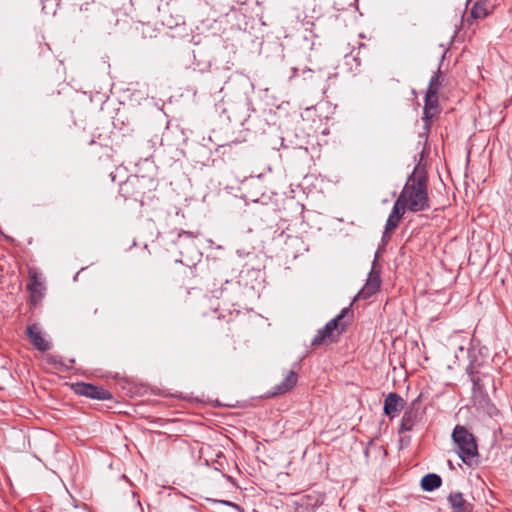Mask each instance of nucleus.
Listing matches in <instances>:
<instances>
[{
  "mask_svg": "<svg viewBox=\"0 0 512 512\" xmlns=\"http://www.w3.org/2000/svg\"><path fill=\"white\" fill-rule=\"evenodd\" d=\"M415 165L412 173L407 177L405 185L397 198L410 212L417 213L430 208L428 196V177L421 160Z\"/></svg>",
  "mask_w": 512,
  "mask_h": 512,
  "instance_id": "f257e3e1",
  "label": "nucleus"
},
{
  "mask_svg": "<svg viewBox=\"0 0 512 512\" xmlns=\"http://www.w3.org/2000/svg\"><path fill=\"white\" fill-rule=\"evenodd\" d=\"M454 450L467 465H472L479 456L476 437L465 426L456 425L452 431Z\"/></svg>",
  "mask_w": 512,
  "mask_h": 512,
  "instance_id": "f03ea898",
  "label": "nucleus"
},
{
  "mask_svg": "<svg viewBox=\"0 0 512 512\" xmlns=\"http://www.w3.org/2000/svg\"><path fill=\"white\" fill-rule=\"evenodd\" d=\"M379 254L376 252L370 272L362 289L354 296L353 302L358 299H368L376 294L381 287V266L378 263Z\"/></svg>",
  "mask_w": 512,
  "mask_h": 512,
  "instance_id": "7ed1b4c3",
  "label": "nucleus"
},
{
  "mask_svg": "<svg viewBox=\"0 0 512 512\" xmlns=\"http://www.w3.org/2000/svg\"><path fill=\"white\" fill-rule=\"evenodd\" d=\"M352 304L353 302L350 305ZM348 316L350 318L353 317L351 306L343 308L337 316L328 321L322 328L323 332H325L330 337V342H336L338 337L346 331L349 322L345 321L344 319Z\"/></svg>",
  "mask_w": 512,
  "mask_h": 512,
  "instance_id": "20e7f679",
  "label": "nucleus"
},
{
  "mask_svg": "<svg viewBox=\"0 0 512 512\" xmlns=\"http://www.w3.org/2000/svg\"><path fill=\"white\" fill-rule=\"evenodd\" d=\"M72 390L80 395L95 400H111L112 393L102 386L93 385L85 382H77L72 385Z\"/></svg>",
  "mask_w": 512,
  "mask_h": 512,
  "instance_id": "39448f33",
  "label": "nucleus"
},
{
  "mask_svg": "<svg viewBox=\"0 0 512 512\" xmlns=\"http://www.w3.org/2000/svg\"><path fill=\"white\" fill-rule=\"evenodd\" d=\"M421 402L419 397L411 402L405 410L399 426V433L412 431L413 428L421 421L422 412L420 410Z\"/></svg>",
  "mask_w": 512,
  "mask_h": 512,
  "instance_id": "423d86ee",
  "label": "nucleus"
},
{
  "mask_svg": "<svg viewBox=\"0 0 512 512\" xmlns=\"http://www.w3.org/2000/svg\"><path fill=\"white\" fill-rule=\"evenodd\" d=\"M438 108V94L436 91H426L423 107V120L427 130L430 129V122L434 118Z\"/></svg>",
  "mask_w": 512,
  "mask_h": 512,
  "instance_id": "0eeeda50",
  "label": "nucleus"
},
{
  "mask_svg": "<svg viewBox=\"0 0 512 512\" xmlns=\"http://www.w3.org/2000/svg\"><path fill=\"white\" fill-rule=\"evenodd\" d=\"M405 405L404 399L395 392H390L384 399L383 411L386 416L393 419Z\"/></svg>",
  "mask_w": 512,
  "mask_h": 512,
  "instance_id": "6e6552de",
  "label": "nucleus"
},
{
  "mask_svg": "<svg viewBox=\"0 0 512 512\" xmlns=\"http://www.w3.org/2000/svg\"><path fill=\"white\" fill-rule=\"evenodd\" d=\"M26 333L37 350L45 352L51 348V343L44 339L41 328L37 324L27 326Z\"/></svg>",
  "mask_w": 512,
  "mask_h": 512,
  "instance_id": "1a4fd4ad",
  "label": "nucleus"
},
{
  "mask_svg": "<svg viewBox=\"0 0 512 512\" xmlns=\"http://www.w3.org/2000/svg\"><path fill=\"white\" fill-rule=\"evenodd\" d=\"M140 184V179L138 177L128 178L126 181L120 184L119 193L125 199H133L137 201L141 197V192L136 191V188Z\"/></svg>",
  "mask_w": 512,
  "mask_h": 512,
  "instance_id": "9d476101",
  "label": "nucleus"
},
{
  "mask_svg": "<svg viewBox=\"0 0 512 512\" xmlns=\"http://www.w3.org/2000/svg\"><path fill=\"white\" fill-rule=\"evenodd\" d=\"M298 381V376L294 370H290L285 378L277 385H275L269 392L270 396L284 395L294 388Z\"/></svg>",
  "mask_w": 512,
  "mask_h": 512,
  "instance_id": "9b49d317",
  "label": "nucleus"
},
{
  "mask_svg": "<svg viewBox=\"0 0 512 512\" xmlns=\"http://www.w3.org/2000/svg\"><path fill=\"white\" fill-rule=\"evenodd\" d=\"M406 207L397 199L386 221V232L395 230L405 213Z\"/></svg>",
  "mask_w": 512,
  "mask_h": 512,
  "instance_id": "f8f14e48",
  "label": "nucleus"
},
{
  "mask_svg": "<svg viewBox=\"0 0 512 512\" xmlns=\"http://www.w3.org/2000/svg\"><path fill=\"white\" fill-rule=\"evenodd\" d=\"M447 500L454 512H473V505L466 501L461 492H452Z\"/></svg>",
  "mask_w": 512,
  "mask_h": 512,
  "instance_id": "ddd939ff",
  "label": "nucleus"
},
{
  "mask_svg": "<svg viewBox=\"0 0 512 512\" xmlns=\"http://www.w3.org/2000/svg\"><path fill=\"white\" fill-rule=\"evenodd\" d=\"M442 484V479L438 474L428 473L421 479L420 486L423 491L431 492L439 488Z\"/></svg>",
  "mask_w": 512,
  "mask_h": 512,
  "instance_id": "4468645a",
  "label": "nucleus"
},
{
  "mask_svg": "<svg viewBox=\"0 0 512 512\" xmlns=\"http://www.w3.org/2000/svg\"><path fill=\"white\" fill-rule=\"evenodd\" d=\"M177 238L176 240H173V243L179 247V249H182L185 246L193 245V240L195 238V235L193 232L190 231H178L177 232ZM180 253L182 254V250H180Z\"/></svg>",
  "mask_w": 512,
  "mask_h": 512,
  "instance_id": "2eb2a0df",
  "label": "nucleus"
},
{
  "mask_svg": "<svg viewBox=\"0 0 512 512\" xmlns=\"http://www.w3.org/2000/svg\"><path fill=\"white\" fill-rule=\"evenodd\" d=\"M46 362L50 365H53L56 368L63 369V370H70L73 368V364H74L75 360L70 359L69 363L66 364L63 362V359L60 355L48 354L46 356Z\"/></svg>",
  "mask_w": 512,
  "mask_h": 512,
  "instance_id": "dca6fc26",
  "label": "nucleus"
},
{
  "mask_svg": "<svg viewBox=\"0 0 512 512\" xmlns=\"http://www.w3.org/2000/svg\"><path fill=\"white\" fill-rule=\"evenodd\" d=\"M488 5L486 1H477L470 10V16L473 19H483L488 15Z\"/></svg>",
  "mask_w": 512,
  "mask_h": 512,
  "instance_id": "f3484780",
  "label": "nucleus"
},
{
  "mask_svg": "<svg viewBox=\"0 0 512 512\" xmlns=\"http://www.w3.org/2000/svg\"><path fill=\"white\" fill-rule=\"evenodd\" d=\"M469 359L470 361L468 366L466 367V372L470 376L473 385H477L480 379L475 375L478 373V367L480 366V364L477 362L475 356L472 355L471 353H469Z\"/></svg>",
  "mask_w": 512,
  "mask_h": 512,
  "instance_id": "a211bd4d",
  "label": "nucleus"
},
{
  "mask_svg": "<svg viewBox=\"0 0 512 512\" xmlns=\"http://www.w3.org/2000/svg\"><path fill=\"white\" fill-rule=\"evenodd\" d=\"M440 69L441 63L439 64L437 71L431 76L426 91H436V94H438L439 87L441 86L443 80Z\"/></svg>",
  "mask_w": 512,
  "mask_h": 512,
  "instance_id": "6ab92c4d",
  "label": "nucleus"
},
{
  "mask_svg": "<svg viewBox=\"0 0 512 512\" xmlns=\"http://www.w3.org/2000/svg\"><path fill=\"white\" fill-rule=\"evenodd\" d=\"M329 343H331L330 337L325 332H323L322 328L317 331L316 335L314 336V338L311 341L312 346H319V345L329 344Z\"/></svg>",
  "mask_w": 512,
  "mask_h": 512,
  "instance_id": "aec40b11",
  "label": "nucleus"
},
{
  "mask_svg": "<svg viewBox=\"0 0 512 512\" xmlns=\"http://www.w3.org/2000/svg\"><path fill=\"white\" fill-rule=\"evenodd\" d=\"M40 283L36 280L34 277V280L28 284L27 289L32 293V296L34 297L36 293L39 292Z\"/></svg>",
  "mask_w": 512,
  "mask_h": 512,
  "instance_id": "412c9836",
  "label": "nucleus"
},
{
  "mask_svg": "<svg viewBox=\"0 0 512 512\" xmlns=\"http://www.w3.org/2000/svg\"><path fill=\"white\" fill-rule=\"evenodd\" d=\"M220 503L227 505V506L237 508V509L239 508V505H237L236 503H233L231 501H228V500H221Z\"/></svg>",
  "mask_w": 512,
  "mask_h": 512,
  "instance_id": "4be33fe9",
  "label": "nucleus"
},
{
  "mask_svg": "<svg viewBox=\"0 0 512 512\" xmlns=\"http://www.w3.org/2000/svg\"><path fill=\"white\" fill-rule=\"evenodd\" d=\"M388 239H389L388 232H386V229H385L384 233H383V236H382V241L386 242Z\"/></svg>",
  "mask_w": 512,
  "mask_h": 512,
  "instance_id": "5701e85b",
  "label": "nucleus"
},
{
  "mask_svg": "<svg viewBox=\"0 0 512 512\" xmlns=\"http://www.w3.org/2000/svg\"><path fill=\"white\" fill-rule=\"evenodd\" d=\"M292 72H293V74H292L291 78L297 77L298 73H299V69L298 68H293Z\"/></svg>",
  "mask_w": 512,
  "mask_h": 512,
  "instance_id": "b1692460",
  "label": "nucleus"
},
{
  "mask_svg": "<svg viewBox=\"0 0 512 512\" xmlns=\"http://www.w3.org/2000/svg\"><path fill=\"white\" fill-rule=\"evenodd\" d=\"M73 512H88V511L86 509L78 510L77 508H75Z\"/></svg>",
  "mask_w": 512,
  "mask_h": 512,
  "instance_id": "393cba45",
  "label": "nucleus"
},
{
  "mask_svg": "<svg viewBox=\"0 0 512 512\" xmlns=\"http://www.w3.org/2000/svg\"><path fill=\"white\" fill-rule=\"evenodd\" d=\"M364 454H365V456H366V457H368V456H369V449H368V448H366V449L364 450Z\"/></svg>",
  "mask_w": 512,
  "mask_h": 512,
  "instance_id": "a878e982",
  "label": "nucleus"
},
{
  "mask_svg": "<svg viewBox=\"0 0 512 512\" xmlns=\"http://www.w3.org/2000/svg\"><path fill=\"white\" fill-rule=\"evenodd\" d=\"M307 72H308V73H310V72H311V70H310V69H309V70H307V71H306V70H302V73H303V74H305V73H307Z\"/></svg>",
  "mask_w": 512,
  "mask_h": 512,
  "instance_id": "bb28decb",
  "label": "nucleus"
}]
</instances>
